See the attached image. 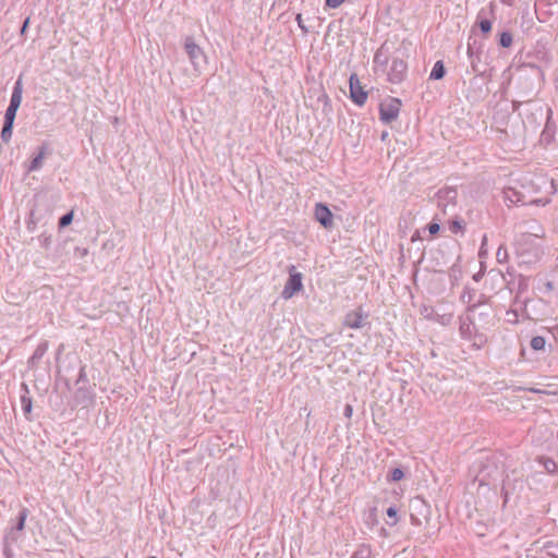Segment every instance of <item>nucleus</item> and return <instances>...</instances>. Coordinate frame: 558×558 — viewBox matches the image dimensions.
I'll list each match as a JSON object with an SVG mask.
<instances>
[{
    "instance_id": "423d86ee",
    "label": "nucleus",
    "mask_w": 558,
    "mask_h": 558,
    "mask_svg": "<svg viewBox=\"0 0 558 558\" xmlns=\"http://www.w3.org/2000/svg\"><path fill=\"white\" fill-rule=\"evenodd\" d=\"M368 313L364 312L362 306L345 314L343 325L351 329H361L366 325H369Z\"/></svg>"
},
{
    "instance_id": "393cba45",
    "label": "nucleus",
    "mask_w": 558,
    "mask_h": 558,
    "mask_svg": "<svg viewBox=\"0 0 558 558\" xmlns=\"http://www.w3.org/2000/svg\"><path fill=\"white\" fill-rule=\"evenodd\" d=\"M496 259L499 264H502L505 262H507L508 259V251H507V247L504 246V245H500L497 250V253H496Z\"/></svg>"
},
{
    "instance_id": "6ab92c4d",
    "label": "nucleus",
    "mask_w": 558,
    "mask_h": 558,
    "mask_svg": "<svg viewBox=\"0 0 558 558\" xmlns=\"http://www.w3.org/2000/svg\"><path fill=\"white\" fill-rule=\"evenodd\" d=\"M12 132H13V124H9V123H4L3 122V126H2V130H1V140L8 144L10 141H11V137H12Z\"/></svg>"
},
{
    "instance_id": "e433bc0d",
    "label": "nucleus",
    "mask_w": 558,
    "mask_h": 558,
    "mask_svg": "<svg viewBox=\"0 0 558 558\" xmlns=\"http://www.w3.org/2000/svg\"><path fill=\"white\" fill-rule=\"evenodd\" d=\"M387 515L390 518V519H393V522L391 523L392 525L397 523L398 519H397V509L395 507H389L386 511Z\"/></svg>"
},
{
    "instance_id": "dca6fc26",
    "label": "nucleus",
    "mask_w": 558,
    "mask_h": 558,
    "mask_svg": "<svg viewBox=\"0 0 558 558\" xmlns=\"http://www.w3.org/2000/svg\"><path fill=\"white\" fill-rule=\"evenodd\" d=\"M351 558H372L371 546L365 544L360 545Z\"/></svg>"
},
{
    "instance_id": "f704fd0d",
    "label": "nucleus",
    "mask_w": 558,
    "mask_h": 558,
    "mask_svg": "<svg viewBox=\"0 0 558 558\" xmlns=\"http://www.w3.org/2000/svg\"><path fill=\"white\" fill-rule=\"evenodd\" d=\"M476 44V40L474 39L473 41H471V38L469 39V43H468V57L469 58H472L476 54L477 51L474 50V46Z\"/></svg>"
},
{
    "instance_id": "4468645a",
    "label": "nucleus",
    "mask_w": 558,
    "mask_h": 558,
    "mask_svg": "<svg viewBox=\"0 0 558 558\" xmlns=\"http://www.w3.org/2000/svg\"><path fill=\"white\" fill-rule=\"evenodd\" d=\"M484 331L485 330H483L482 328L475 329V331L472 333V338L469 340L476 349L483 348L487 342V337L484 333Z\"/></svg>"
},
{
    "instance_id": "79ce46f5",
    "label": "nucleus",
    "mask_w": 558,
    "mask_h": 558,
    "mask_svg": "<svg viewBox=\"0 0 558 558\" xmlns=\"http://www.w3.org/2000/svg\"><path fill=\"white\" fill-rule=\"evenodd\" d=\"M522 105V102L520 101H512V108H513V111H517L519 110L520 106Z\"/></svg>"
},
{
    "instance_id": "6e6552de",
    "label": "nucleus",
    "mask_w": 558,
    "mask_h": 558,
    "mask_svg": "<svg viewBox=\"0 0 558 558\" xmlns=\"http://www.w3.org/2000/svg\"><path fill=\"white\" fill-rule=\"evenodd\" d=\"M314 214H315L316 220L325 229L333 228V215L327 205H325L323 203H317L315 205Z\"/></svg>"
},
{
    "instance_id": "9b49d317",
    "label": "nucleus",
    "mask_w": 558,
    "mask_h": 558,
    "mask_svg": "<svg viewBox=\"0 0 558 558\" xmlns=\"http://www.w3.org/2000/svg\"><path fill=\"white\" fill-rule=\"evenodd\" d=\"M22 95H23V76L21 74L17 77V80L13 86L9 106L16 107V109H19L21 106V102H22Z\"/></svg>"
},
{
    "instance_id": "c756f323",
    "label": "nucleus",
    "mask_w": 558,
    "mask_h": 558,
    "mask_svg": "<svg viewBox=\"0 0 558 558\" xmlns=\"http://www.w3.org/2000/svg\"><path fill=\"white\" fill-rule=\"evenodd\" d=\"M439 198L453 199L457 196V191L453 189H448L445 191H439Z\"/></svg>"
},
{
    "instance_id": "37998d69",
    "label": "nucleus",
    "mask_w": 558,
    "mask_h": 558,
    "mask_svg": "<svg viewBox=\"0 0 558 558\" xmlns=\"http://www.w3.org/2000/svg\"><path fill=\"white\" fill-rule=\"evenodd\" d=\"M22 388L25 390V392H26V393H28V392H29V391H28V387H27V385H26V384H22Z\"/></svg>"
},
{
    "instance_id": "c9c22d12",
    "label": "nucleus",
    "mask_w": 558,
    "mask_h": 558,
    "mask_svg": "<svg viewBox=\"0 0 558 558\" xmlns=\"http://www.w3.org/2000/svg\"><path fill=\"white\" fill-rule=\"evenodd\" d=\"M427 229L432 235H435L439 232L440 226L437 222H430L427 225Z\"/></svg>"
},
{
    "instance_id": "bb28decb",
    "label": "nucleus",
    "mask_w": 558,
    "mask_h": 558,
    "mask_svg": "<svg viewBox=\"0 0 558 558\" xmlns=\"http://www.w3.org/2000/svg\"><path fill=\"white\" fill-rule=\"evenodd\" d=\"M19 535L20 533L15 529L11 527L4 536L5 547L10 542H15L19 538Z\"/></svg>"
},
{
    "instance_id": "72a5a7b5",
    "label": "nucleus",
    "mask_w": 558,
    "mask_h": 558,
    "mask_svg": "<svg viewBox=\"0 0 558 558\" xmlns=\"http://www.w3.org/2000/svg\"><path fill=\"white\" fill-rule=\"evenodd\" d=\"M461 301L463 303H468L469 305L473 304L472 303V301H473V292H471V291L463 292V294L461 295Z\"/></svg>"
},
{
    "instance_id": "09e8293b",
    "label": "nucleus",
    "mask_w": 558,
    "mask_h": 558,
    "mask_svg": "<svg viewBox=\"0 0 558 558\" xmlns=\"http://www.w3.org/2000/svg\"><path fill=\"white\" fill-rule=\"evenodd\" d=\"M546 286H547L548 289H551V287H553L551 282H548Z\"/></svg>"
},
{
    "instance_id": "de8ad7c7",
    "label": "nucleus",
    "mask_w": 558,
    "mask_h": 558,
    "mask_svg": "<svg viewBox=\"0 0 558 558\" xmlns=\"http://www.w3.org/2000/svg\"><path fill=\"white\" fill-rule=\"evenodd\" d=\"M506 4H511L510 0H501Z\"/></svg>"
},
{
    "instance_id": "f257e3e1",
    "label": "nucleus",
    "mask_w": 558,
    "mask_h": 558,
    "mask_svg": "<svg viewBox=\"0 0 558 558\" xmlns=\"http://www.w3.org/2000/svg\"><path fill=\"white\" fill-rule=\"evenodd\" d=\"M466 312L470 313L472 318L476 319V325L483 330H488L495 325L493 306L483 294L480 300L468 306Z\"/></svg>"
},
{
    "instance_id": "4be33fe9",
    "label": "nucleus",
    "mask_w": 558,
    "mask_h": 558,
    "mask_svg": "<svg viewBox=\"0 0 558 558\" xmlns=\"http://www.w3.org/2000/svg\"><path fill=\"white\" fill-rule=\"evenodd\" d=\"M19 109H16V107H8L7 110H5V114H4V123H9V124H13L14 125V120L16 118V112H17Z\"/></svg>"
},
{
    "instance_id": "b1692460",
    "label": "nucleus",
    "mask_w": 558,
    "mask_h": 558,
    "mask_svg": "<svg viewBox=\"0 0 558 558\" xmlns=\"http://www.w3.org/2000/svg\"><path fill=\"white\" fill-rule=\"evenodd\" d=\"M73 217H74L73 211H69V213L64 214L63 216H61L59 219V227L65 228L69 225H71V222L73 221Z\"/></svg>"
},
{
    "instance_id": "7ed1b4c3",
    "label": "nucleus",
    "mask_w": 558,
    "mask_h": 558,
    "mask_svg": "<svg viewBox=\"0 0 558 558\" xmlns=\"http://www.w3.org/2000/svg\"><path fill=\"white\" fill-rule=\"evenodd\" d=\"M408 64L405 53L397 50L391 58V64L388 72V80L393 84L401 83L407 75Z\"/></svg>"
},
{
    "instance_id": "cd10ccee",
    "label": "nucleus",
    "mask_w": 558,
    "mask_h": 558,
    "mask_svg": "<svg viewBox=\"0 0 558 558\" xmlns=\"http://www.w3.org/2000/svg\"><path fill=\"white\" fill-rule=\"evenodd\" d=\"M470 59L471 68L474 73H482V70L478 68V63L481 61V53L476 52V54Z\"/></svg>"
},
{
    "instance_id": "f03ea898",
    "label": "nucleus",
    "mask_w": 558,
    "mask_h": 558,
    "mask_svg": "<svg viewBox=\"0 0 558 558\" xmlns=\"http://www.w3.org/2000/svg\"><path fill=\"white\" fill-rule=\"evenodd\" d=\"M184 50L196 72L202 70L207 64V57L204 50L197 45L192 36H187L184 39Z\"/></svg>"
},
{
    "instance_id": "2eb2a0df",
    "label": "nucleus",
    "mask_w": 558,
    "mask_h": 558,
    "mask_svg": "<svg viewBox=\"0 0 558 558\" xmlns=\"http://www.w3.org/2000/svg\"><path fill=\"white\" fill-rule=\"evenodd\" d=\"M446 74V68H445V64L441 60H438L435 62L433 69H432V72L429 74V78L430 80H441L444 78Z\"/></svg>"
},
{
    "instance_id": "412c9836",
    "label": "nucleus",
    "mask_w": 558,
    "mask_h": 558,
    "mask_svg": "<svg viewBox=\"0 0 558 558\" xmlns=\"http://www.w3.org/2000/svg\"><path fill=\"white\" fill-rule=\"evenodd\" d=\"M404 477V473L402 469L395 468L392 469L389 474L387 475V480L391 482H399Z\"/></svg>"
},
{
    "instance_id": "a211bd4d",
    "label": "nucleus",
    "mask_w": 558,
    "mask_h": 558,
    "mask_svg": "<svg viewBox=\"0 0 558 558\" xmlns=\"http://www.w3.org/2000/svg\"><path fill=\"white\" fill-rule=\"evenodd\" d=\"M21 405H22V410H23L26 418H29L28 415L32 413V408H33L32 398H29L25 395L22 396L21 397Z\"/></svg>"
},
{
    "instance_id": "58836bf2",
    "label": "nucleus",
    "mask_w": 558,
    "mask_h": 558,
    "mask_svg": "<svg viewBox=\"0 0 558 558\" xmlns=\"http://www.w3.org/2000/svg\"><path fill=\"white\" fill-rule=\"evenodd\" d=\"M352 413H353V408H352V405H351V404H345L344 410H343V415H344L347 418H351Z\"/></svg>"
},
{
    "instance_id": "7c9ffc66",
    "label": "nucleus",
    "mask_w": 558,
    "mask_h": 558,
    "mask_svg": "<svg viewBox=\"0 0 558 558\" xmlns=\"http://www.w3.org/2000/svg\"><path fill=\"white\" fill-rule=\"evenodd\" d=\"M544 466L546 469L547 472L549 473H554L556 468H557V464L554 460L551 459H545L544 461Z\"/></svg>"
},
{
    "instance_id": "a18cd8bd",
    "label": "nucleus",
    "mask_w": 558,
    "mask_h": 558,
    "mask_svg": "<svg viewBox=\"0 0 558 558\" xmlns=\"http://www.w3.org/2000/svg\"><path fill=\"white\" fill-rule=\"evenodd\" d=\"M486 241H487V238H486V235H484L482 246H483L484 244H486Z\"/></svg>"
},
{
    "instance_id": "f3484780",
    "label": "nucleus",
    "mask_w": 558,
    "mask_h": 558,
    "mask_svg": "<svg viewBox=\"0 0 558 558\" xmlns=\"http://www.w3.org/2000/svg\"><path fill=\"white\" fill-rule=\"evenodd\" d=\"M28 509L27 508H23L20 512H19V515H17V522L14 526H12L13 529H15L19 533L22 532L25 527V521L28 517Z\"/></svg>"
},
{
    "instance_id": "49530a36",
    "label": "nucleus",
    "mask_w": 558,
    "mask_h": 558,
    "mask_svg": "<svg viewBox=\"0 0 558 558\" xmlns=\"http://www.w3.org/2000/svg\"><path fill=\"white\" fill-rule=\"evenodd\" d=\"M529 390H530V391H532V392H539V390H538V389H534V388H531V389H529Z\"/></svg>"
},
{
    "instance_id": "1a4fd4ad",
    "label": "nucleus",
    "mask_w": 558,
    "mask_h": 558,
    "mask_svg": "<svg viewBox=\"0 0 558 558\" xmlns=\"http://www.w3.org/2000/svg\"><path fill=\"white\" fill-rule=\"evenodd\" d=\"M460 326H459V332L462 339L470 340L472 338V333L475 331V329L480 328L476 325V319L472 318L470 313L466 312L464 315L459 317Z\"/></svg>"
},
{
    "instance_id": "ea45409f",
    "label": "nucleus",
    "mask_w": 558,
    "mask_h": 558,
    "mask_svg": "<svg viewBox=\"0 0 558 558\" xmlns=\"http://www.w3.org/2000/svg\"><path fill=\"white\" fill-rule=\"evenodd\" d=\"M28 25H29V17H26V19L24 20V22H23V24H22V27H21V31H20V33H21V35H22V36L26 33V31H27V28H28Z\"/></svg>"
},
{
    "instance_id": "f8f14e48",
    "label": "nucleus",
    "mask_w": 558,
    "mask_h": 558,
    "mask_svg": "<svg viewBox=\"0 0 558 558\" xmlns=\"http://www.w3.org/2000/svg\"><path fill=\"white\" fill-rule=\"evenodd\" d=\"M47 350H48L47 341L39 343L37 345L36 350L34 351L33 355L28 360V366L32 368L37 367L38 362L46 354Z\"/></svg>"
},
{
    "instance_id": "5701e85b",
    "label": "nucleus",
    "mask_w": 558,
    "mask_h": 558,
    "mask_svg": "<svg viewBox=\"0 0 558 558\" xmlns=\"http://www.w3.org/2000/svg\"><path fill=\"white\" fill-rule=\"evenodd\" d=\"M499 45L508 48L512 45V34L510 32H502L499 36Z\"/></svg>"
},
{
    "instance_id": "c03bdc74",
    "label": "nucleus",
    "mask_w": 558,
    "mask_h": 558,
    "mask_svg": "<svg viewBox=\"0 0 558 558\" xmlns=\"http://www.w3.org/2000/svg\"><path fill=\"white\" fill-rule=\"evenodd\" d=\"M536 111H538V113L542 116L543 114V108L542 107H538V109H536Z\"/></svg>"
},
{
    "instance_id": "a19ab883",
    "label": "nucleus",
    "mask_w": 558,
    "mask_h": 558,
    "mask_svg": "<svg viewBox=\"0 0 558 558\" xmlns=\"http://www.w3.org/2000/svg\"><path fill=\"white\" fill-rule=\"evenodd\" d=\"M411 523L414 525H422L421 519L414 513H411Z\"/></svg>"
},
{
    "instance_id": "2f4dec72",
    "label": "nucleus",
    "mask_w": 558,
    "mask_h": 558,
    "mask_svg": "<svg viewBox=\"0 0 558 558\" xmlns=\"http://www.w3.org/2000/svg\"><path fill=\"white\" fill-rule=\"evenodd\" d=\"M345 0H325V7L329 9L339 8Z\"/></svg>"
},
{
    "instance_id": "473e14b6",
    "label": "nucleus",
    "mask_w": 558,
    "mask_h": 558,
    "mask_svg": "<svg viewBox=\"0 0 558 558\" xmlns=\"http://www.w3.org/2000/svg\"><path fill=\"white\" fill-rule=\"evenodd\" d=\"M295 21L298 22V25L299 27L301 28L302 33L303 34H307L310 31L308 28L305 26L304 22H303V19H302V14L301 13H298L296 16H295Z\"/></svg>"
},
{
    "instance_id": "aec40b11",
    "label": "nucleus",
    "mask_w": 558,
    "mask_h": 558,
    "mask_svg": "<svg viewBox=\"0 0 558 558\" xmlns=\"http://www.w3.org/2000/svg\"><path fill=\"white\" fill-rule=\"evenodd\" d=\"M546 344L545 338L542 336H535L531 340V348L535 351L544 350Z\"/></svg>"
},
{
    "instance_id": "a878e982",
    "label": "nucleus",
    "mask_w": 558,
    "mask_h": 558,
    "mask_svg": "<svg viewBox=\"0 0 558 558\" xmlns=\"http://www.w3.org/2000/svg\"><path fill=\"white\" fill-rule=\"evenodd\" d=\"M449 230L452 232V233H458V232H462L464 230V223L463 221L461 220H451L450 223H449Z\"/></svg>"
},
{
    "instance_id": "c85d7f7f",
    "label": "nucleus",
    "mask_w": 558,
    "mask_h": 558,
    "mask_svg": "<svg viewBox=\"0 0 558 558\" xmlns=\"http://www.w3.org/2000/svg\"><path fill=\"white\" fill-rule=\"evenodd\" d=\"M478 27L482 33L488 34L492 31V22L488 19H482L478 21Z\"/></svg>"
},
{
    "instance_id": "8fccbe9b",
    "label": "nucleus",
    "mask_w": 558,
    "mask_h": 558,
    "mask_svg": "<svg viewBox=\"0 0 558 558\" xmlns=\"http://www.w3.org/2000/svg\"><path fill=\"white\" fill-rule=\"evenodd\" d=\"M148 558H157V557H155V556H150V557H148Z\"/></svg>"
},
{
    "instance_id": "39448f33",
    "label": "nucleus",
    "mask_w": 558,
    "mask_h": 558,
    "mask_svg": "<svg viewBox=\"0 0 558 558\" xmlns=\"http://www.w3.org/2000/svg\"><path fill=\"white\" fill-rule=\"evenodd\" d=\"M302 278V274L296 272L295 266L291 265L289 267V278L281 292V296L284 300L291 299L295 293L300 292L303 289Z\"/></svg>"
},
{
    "instance_id": "20e7f679",
    "label": "nucleus",
    "mask_w": 558,
    "mask_h": 558,
    "mask_svg": "<svg viewBox=\"0 0 558 558\" xmlns=\"http://www.w3.org/2000/svg\"><path fill=\"white\" fill-rule=\"evenodd\" d=\"M402 104L398 98H389L379 105L380 120L385 124H390L397 120Z\"/></svg>"
},
{
    "instance_id": "4c0bfd02",
    "label": "nucleus",
    "mask_w": 558,
    "mask_h": 558,
    "mask_svg": "<svg viewBox=\"0 0 558 558\" xmlns=\"http://www.w3.org/2000/svg\"><path fill=\"white\" fill-rule=\"evenodd\" d=\"M86 381H87V376H86V373H85V366H82L81 369H80V374H78V378L76 380V384L86 383Z\"/></svg>"
},
{
    "instance_id": "9d476101",
    "label": "nucleus",
    "mask_w": 558,
    "mask_h": 558,
    "mask_svg": "<svg viewBox=\"0 0 558 558\" xmlns=\"http://www.w3.org/2000/svg\"><path fill=\"white\" fill-rule=\"evenodd\" d=\"M47 153H48L47 144L41 145L38 148V154L35 157H33V159L31 160V162L27 167V172H34V171L40 170L43 168L44 159H45Z\"/></svg>"
},
{
    "instance_id": "0eeeda50",
    "label": "nucleus",
    "mask_w": 558,
    "mask_h": 558,
    "mask_svg": "<svg viewBox=\"0 0 558 558\" xmlns=\"http://www.w3.org/2000/svg\"><path fill=\"white\" fill-rule=\"evenodd\" d=\"M349 89L351 100L357 105L363 106L367 100V92L364 90L356 73H352L349 78Z\"/></svg>"
},
{
    "instance_id": "ddd939ff",
    "label": "nucleus",
    "mask_w": 558,
    "mask_h": 558,
    "mask_svg": "<svg viewBox=\"0 0 558 558\" xmlns=\"http://www.w3.org/2000/svg\"><path fill=\"white\" fill-rule=\"evenodd\" d=\"M411 508L413 510H415L418 514H421L422 517H424L425 520L428 519V515H429V506L425 502L424 499L420 498V497H415L412 501H411Z\"/></svg>"
}]
</instances>
